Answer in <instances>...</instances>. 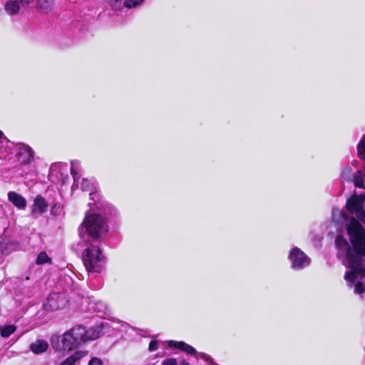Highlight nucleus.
Here are the masks:
<instances>
[{"label": "nucleus", "instance_id": "nucleus-1", "mask_svg": "<svg viewBox=\"0 0 365 365\" xmlns=\"http://www.w3.org/2000/svg\"><path fill=\"white\" fill-rule=\"evenodd\" d=\"M332 220L337 224L344 225L349 237L351 247L347 240L340 235L335 240L338 249L337 257L342 259V263L350 268L344 274L348 286L354 287L355 294L365 292V285L361 280L365 277V229L353 217H349L344 212L334 208Z\"/></svg>", "mask_w": 365, "mask_h": 365}, {"label": "nucleus", "instance_id": "nucleus-13", "mask_svg": "<svg viewBox=\"0 0 365 365\" xmlns=\"http://www.w3.org/2000/svg\"><path fill=\"white\" fill-rule=\"evenodd\" d=\"M48 348V344L44 340H37L30 344V350L36 354L45 352Z\"/></svg>", "mask_w": 365, "mask_h": 365}, {"label": "nucleus", "instance_id": "nucleus-10", "mask_svg": "<svg viewBox=\"0 0 365 365\" xmlns=\"http://www.w3.org/2000/svg\"><path fill=\"white\" fill-rule=\"evenodd\" d=\"M168 345L170 347L178 349L190 355H195L196 354V350L194 347L183 341L170 340L168 341Z\"/></svg>", "mask_w": 365, "mask_h": 365}, {"label": "nucleus", "instance_id": "nucleus-22", "mask_svg": "<svg viewBox=\"0 0 365 365\" xmlns=\"http://www.w3.org/2000/svg\"><path fill=\"white\" fill-rule=\"evenodd\" d=\"M144 0H125L124 6L128 9L135 8L140 5Z\"/></svg>", "mask_w": 365, "mask_h": 365}, {"label": "nucleus", "instance_id": "nucleus-7", "mask_svg": "<svg viewBox=\"0 0 365 365\" xmlns=\"http://www.w3.org/2000/svg\"><path fill=\"white\" fill-rule=\"evenodd\" d=\"M292 262V267L301 269L307 267L310 264V259L298 247L293 248L289 255Z\"/></svg>", "mask_w": 365, "mask_h": 365}, {"label": "nucleus", "instance_id": "nucleus-23", "mask_svg": "<svg viewBox=\"0 0 365 365\" xmlns=\"http://www.w3.org/2000/svg\"><path fill=\"white\" fill-rule=\"evenodd\" d=\"M62 207L61 205H54V206L51 208V213L53 215H60L62 212Z\"/></svg>", "mask_w": 365, "mask_h": 365}, {"label": "nucleus", "instance_id": "nucleus-17", "mask_svg": "<svg viewBox=\"0 0 365 365\" xmlns=\"http://www.w3.org/2000/svg\"><path fill=\"white\" fill-rule=\"evenodd\" d=\"M16 327L12 324L0 326L1 335L4 338L9 337L16 331Z\"/></svg>", "mask_w": 365, "mask_h": 365}, {"label": "nucleus", "instance_id": "nucleus-12", "mask_svg": "<svg viewBox=\"0 0 365 365\" xmlns=\"http://www.w3.org/2000/svg\"><path fill=\"white\" fill-rule=\"evenodd\" d=\"M48 207V204L45 199L41 196H37L32 206L33 213L41 214L46 212Z\"/></svg>", "mask_w": 365, "mask_h": 365}, {"label": "nucleus", "instance_id": "nucleus-26", "mask_svg": "<svg viewBox=\"0 0 365 365\" xmlns=\"http://www.w3.org/2000/svg\"><path fill=\"white\" fill-rule=\"evenodd\" d=\"M162 365H178V362L175 359L168 358L163 361Z\"/></svg>", "mask_w": 365, "mask_h": 365}, {"label": "nucleus", "instance_id": "nucleus-19", "mask_svg": "<svg viewBox=\"0 0 365 365\" xmlns=\"http://www.w3.org/2000/svg\"><path fill=\"white\" fill-rule=\"evenodd\" d=\"M71 173L73 175L74 183L73 186H78V180L80 179V175L78 173L77 165H76L74 162H71Z\"/></svg>", "mask_w": 365, "mask_h": 365}, {"label": "nucleus", "instance_id": "nucleus-20", "mask_svg": "<svg viewBox=\"0 0 365 365\" xmlns=\"http://www.w3.org/2000/svg\"><path fill=\"white\" fill-rule=\"evenodd\" d=\"M93 309L98 312L107 313L108 309L107 305L103 302H98L95 304Z\"/></svg>", "mask_w": 365, "mask_h": 365}, {"label": "nucleus", "instance_id": "nucleus-18", "mask_svg": "<svg viewBox=\"0 0 365 365\" xmlns=\"http://www.w3.org/2000/svg\"><path fill=\"white\" fill-rule=\"evenodd\" d=\"M357 153L359 158L365 161V135H363L358 144Z\"/></svg>", "mask_w": 365, "mask_h": 365}, {"label": "nucleus", "instance_id": "nucleus-15", "mask_svg": "<svg viewBox=\"0 0 365 365\" xmlns=\"http://www.w3.org/2000/svg\"><path fill=\"white\" fill-rule=\"evenodd\" d=\"M81 189L83 191L89 192L91 199L93 200V196L96 195V187L93 182L86 178H83L81 182Z\"/></svg>", "mask_w": 365, "mask_h": 365}, {"label": "nucleus", "instance_id": "nucleus-30", "mask_svg": "<svg viewBox=\"0 0 365 365\" xmlns=\"http://www.w3.org/2000/svg\"><path fill=\"white\" fill-rule=\"evenodd\" d=\"M3 135H4L3 133L0 130V138H1Z\"/></svg>", "mask_w": 365, "mask_h": 365}, {"label": "nucleus", "instance_id": "nucleus-2", "mask_svg": "<svg viewBox=\"0 0 365 365\" xmlns=\"http://www.w3.org/2000/svg\"><path fill=\"white\" fill-rule=\"evenodd\" d=\"M84 228L93 240H100L108 231L106 220L98 214H86L83 223L79 227L81 237H83V230Z\"/></svg>", "mask_w": 365, "mask_h": 365}, {"label": "nucleus", "instance_id": "nucleus-29", "mask_svg": "<svg viewBox=\"0 0 365 365\" xmlns=\"http://www.w3.org/2000/svg\"><path fill=\"white\" fill-rule=\"evenodd\" d=\"M180 365H189L187 362L186 361H182Z\"/></svg>", "mask_w": 365, "mask_h": 365}, {"label": "nucleus", "instance_id": "nucleus-14", "mask_svg": "<svg viewBox=\"0 0 365 365\" xmlns=\"http://www.w3.org/2000/svg\"><path fill=\"white\" fill-rule=\"evenodd\" d=\"M21 5L29 4L31 3L34 0H19ZM54 0H38V7L45 11L51 9Z\"/></svg>", "mask_w": 365, "mask_h": 365}, {"label": "nucleus", "instance_id": "nucleus-28", "mask_svg": "<svg viewBox=\"0 0 365 365\" xmlns=\"http://www.w3.org/2000/svg\"><path fill=\"white\" fill-rule=\"evenodd\" d=\"M202 358L205 359V360H208V359H210V356H207L206 354H202Z\"/></svg>", "mask_w": 365, "mask_h": 365}, {"label": "nucleus", "instance_id": "nucleus-16", "mask_svg": "<svg viewBox=\"0 0 365 365\" xmlns=\"http://www.w3.org/2000/svg\"><path fill=\"white\" fill-rule=\"evenodd\" d=\"M4 9L9 15H14L19 12L20 4L17 0L9 1L5 4Z\"/></svg>", "mask_w": 365, "mask_h": 365}, {"label": "nucleus", "instance_id": "nucleus-5", "mask_svg": "<svg viewBox=\"0 0 365 365\" xmlns=\"http://www.w3.org/2000/svg\"><path fill=\"white\" fill-rule=\"evenodd\" d=\"M365 203V195H354L346 202V207L347 210L365 224V210L364 208Z\"/></svg>", "mask_w": 365, "mask_h": 365}, {"label": "nucleus", "instance_id": "nucleus-8", "mask_svg": "<svg viewBox=\"0 0 365 365\" xmlns=\"http://www.w3.org/2000/svg\"><path fill=\"white\" fill-rule=\"evenodd\" d=\"M16 156L20 163L28 164L33 160L34 153L29 146L24 144H19L17 145Z\"/></svg>", "mask_w": 365, "mask_h": 365}, {"label": "nucleus", "instance_id": "nucleus-24", "mask_svg": "<svg viewBox=\"0 0 365 365\" xmlns=\"http://www.w3.org/2000/svg\"><path fill=\"white\" fill-rule=\"evenodd\" d=\"M158 349V342L156 340H152L148 346V350L152 352L156 351Z\"/></svg>", "mask_w": 365, "mask_h": 365}, {"label": "nucleus", "instance_id": "nucleus-11", "mask_svg": "<svg viewBox=\"0 0 365 365\" xmlns=\"http://www.w3.org/2000/svg\"><path fill=\"white\" fill-rule=\"evenodd\" d=\"M61 343L63 349H71L79 346L70 330L61 336Z\"/></svg>", "mask_w": 365, "mask_h": 365}, {"label": "nucleus", "instance_id": "nucleus-9", "mask_svg": "<svg viewBox=\"0 0 365 365\" xmlns=\"http://www.w3.org/2000/svg\"><path fill=\"white\" fill-rule=\"evenodd\" d=\"M9 200L18 209L24 210L26 207V200L21 195L16 192L11 191L8 193Z\"/></svg>", "mask_w": 365, "mask_h": 365}, {"label": "nucleus", "instance_id": "nucleus-25", "mask_svg": "<svg viewBox=\"0 0 365 365\" xmlns=\"http://www.w3.org/2000/svg\"><path fill=\"white\" fill-rule=\"evenodd\" d=\"M88 365H103V361L98 357H93L88 362Z\"/></svg>", "mask_w": 365, "mask_h": 365}, {"label": "nucleus", "instance_id": "nucleus-6", "mask_svg": "<svg viewBox=\"0 0 365 365\" xmlns=\"http://www.w3.org/2000/svg\"><path fill=\"white\" fill-rule=\"evenodd\" d=\"M67 303L64 294L54 292L48 296L43 306L46 312H53L64 308Z\"/></svg>", "mask_w": 365, "mask_h": 365}, {"label": "nucleus", "instance_id": "nucleus-4", "mask_svg": "<svg viewBox=\"0 0 365 365\" xmlns=\"http://www.w3.org/2000/svg\"><path fill=\"white\" fill-rule=\"evenodd\" d=\"M103 327L104 324H103L102 326H98L86 330L83 327L76 326L70 329V331L72 333L76 341H77L80 346L81 344L88 341L98 339L101 336L100 333Z\"/></svg>", "mask_w": 365, "mask_h": 365}, {"label": "nucleus", "instance_id": "nucleus-3", "mask_svg": "<svg viewBox=\"0 0 365 365\" xmlns=\"http://www.w3.org/2000/svg\"><path fill=\"white\" fill-rule=\"evenodd\" d=\"M83 264L88 272L100 273L105 264L106 259L100 247L91 243L82 253Z\"/></svg>", "mask_w": 365, "mask_h": 365}, {"label": "nucleus", "instance_id": "nucleus-27", "mask_svg": "<svg viewBox=\"0 0 365 365\" xmlns=\"http://www.w3.org/2000/svg\"><path fill=\"white\" fill-rule=\"evenodd\" d=\"M351 172V168L350 167H346V168L343 170V171H342V173H341V177H342L343 178H344V179L346 178V177H347V178H348V177H349V175H350Z\"/></svg>", "mask_w": 365, "mask_h": 365}, {"label": "nucleus", "instance_id": "nucleus-21", "mask_svg": "<svg viewBox=\"0 0 365 365\" xmlns=\"http://www.w3.org/2000/svg\"><path fill=\"white\" fill-rule=\"evenodd\" d=\"M50 261L51 259L48 257V256L45 252H40L36 258V263L38 264H42Z\"/></svg>", "mask_w": 365, "mask_h": 365}]
</instances>
